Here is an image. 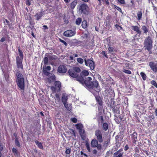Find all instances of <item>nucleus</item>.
<instances>
[{"label": "nucleus", "mask_w": 157, "mask_h": 157, "mask_svg": "<svg viewBox=\"0 0 157 157\" xmlns=\"http://www.w3.org/2000/svg\"><path fill=\"white\" fill-rule=\"evenodd\" d=\"M55 96L56 97L55 100L56 101H56L57 102H59L60 100L59 94H56Z\"/></svg>", "instance_id": "37"}, {"label": "nucleus", "mask_w": 157, "mask_h": 157, "mask_svg": "<svg viewBox=\"0 0 157 157\" xmlns=\"http://www.w3.org/2000/svg\"><path fill=\"white\" fill-rule=\"evenodd\" d=\"M124 67L126 68H128L129 67V63H124Z\"/></svg>", "instance_id": "52"}, {"label": "nucleus", "mask_w": 157, "mask_h": 157, "mask_svg": "<svg viewBox=\"0 0 157 157\" xmlns=\"http://www.w3.org/2000/svg\"><path fill=\"white\" fill-rule=\"evenodd\" d=\"M128 148V147L127 145H126L124 147V150L125 151L127 150Z\"/></svg>", "instance_id": "63"}, {"label": "nucleus", "mask_w": 157, "mask_h": 157, "mask_svg": "<svg viewBox=\"0 0 157 157\" xmlns=\"http://www.w3.org/2000/svg\"><path fill=\"white\" fill-rule=\"evenodd\" d=\"M77 81H79L82 84H84V77L82 75L78 76L76 78Z\"/></svg>", "instance_id": "19"}, {"label": "nucleus", "mask_w": 157, "mask_h": 157, "mask_svg": "<svg viewBox=\"0 0 157 157\" xmlns=\"http://www.w3.org/2000/svg\"><path fill=\"white\" fill-rule=\"evenodd\" d=\"M132 138L133 139V143H135L137 140V137L136 136V132H134L132 135Z\"/></svg>", "instance_id": "29"}, {"label": "nucleus", "mask_w": 157, "mask_h": 157, "mask_svg": "<svg viewBox=\"0 0 157 157\" xmlns=\"http://www.w3.org/2000/svg\"><path fill=\"white\" fill-rule=\"evenodd\" d=\"M42 16L43 13L42 12H41L39 13H36L35 15L34 16L36 17V20L37 21H38Z\"/></svg>", "instance_id": "26"}, {"label": "nucleus", "mask_w": 157, "mask_h": 157, "mask_svg": "<svg viewBox=\"0 0 157 157\" xmlns=\"http://www.w3.org/2000/svg\"><path fill=\"white\" fill-rule=\"evenodd\" d=\"M150 103L151 106H150L149 107V108L150 107H154V101L153 100H152V99H151L150 100Z\"/></svg>", "instance_id": "47"}, {"label": "nucleus", "mask_w": 157, "mask_h": 157, "mask_svg": "<svg viewBox=\"0 0 157 157\" xmlns=\"http://www.w3.org/2000/svg\"><path fill=\"white\" fill-rule=\"evenodd\" d=\"M44 64V65H46L48 64V58L47 57H45L44 58V59L43 60Z\"/></svg>", "instance_id": "39"}, {"label": "nucleus", "mask_w": 157, "mask_h": 157, "mask_svg": "<svg viewBox=\"0 0 157 157\" xmlns=\"http://www.w3.org/2000/svg\"><path fill=\"white\" fill-rule=\"evenodd\" d=\"M16 82L17 86L21 90L25 89V80L22 74L19 71H17L16 73Z\"/></svg>", "instance_id": "2"}, {"label": "nucleus", "mask_w": 157, "mask_h": 157, "mask_svg": "<svg viewBox=\"0 0 157 157\" xmlns=\"http://www.w3.org/2000/svg\"><path fill=\"white\" fill-rule=\"evenodd\" d=\"M35 143L37 146L40 149H43V147L41 143L37 141H36Z\"/></svg>", "instance_id": "38"}, {"label": "nucleus", "mask_w": 157, "mask_h": 157, "mask_svg": "<svg viewBox=\"0 0 157 157\" xmlns=\"http://www.w3.org/2000/svg\"><path fill=\"white\" fill-rule=\"evenodd\" d=\"M103 127L105 130H106L108 128V125L106 123H104L103 124Z\"/></svg>", "instance_id": "45"}, {"label": "nucleus", "mask_w": 157, "mask_h": 157, "mask_svg": "<svg viewBox=\"0 0 157 157\" xmlns=\"http://www.w3.org/2000/svg\"><path fill=\"white\" fill-rule=\"evenodd\" d=\"M93 154H96L97 153V151L96 149H94L93 151Z\"/></svg>", "instance_id": "60"}, {"label": "nucleus", "mask_w": 157, "mask_h": 157, "mask_svg": "<svg viewBox=\"0 0 157 157\" xmlns=\"http://www.w3.org/2000/svg\"><path fill=\"white\" fill-rule=\"evenodd\" d=\"M23 59H20L19 56H17L16 58V63L17 68L23 69V65L22 64Z\"/></svg>", "instance_id": "10"}, {"label": "nucleus", "mask_w": 157, "mask_h": 157, "mask_svg": "<svg viewBox=\"0 0 157 157\" xmlns=\"http://www.w3.org/2000/svg\"><path fill=\"white\" fill-rule=\"evenodd\" d=\"M153 43L151 38L149 36L146 38L144 42V49L148 51L149 55L152 53L151 49L153 48Z\"/></svg>", "instance_id": "3"}, {"label": "nucleus", "mask_w": 157, "mask_h": 157, "mask_svg": "<svg viewBox=\"0 0 157 157\" xmlns=\"http://www.w3.org/2000/svg\"><path fill=\"white\" fill-rule=\"evenodd\" d=\"M95 135L99 142H101L103 141L102 134L101 131L99 130H97L95 132Z\"/></svg>", "instance_id": "16"}, {"label": "nucleus", "mask_w": 157, "mask_h": 157, "mask_svg": "<svg viewBox=\"0 0 157 157\" xmlns=\"http://www.w3.org/2000/svg\"><path fill=\"white\" fill-rule=\"evenodd\" d=\"M67 99L68 97L67 96L65 95H63L62 98V101L65 108H69L68 107V104L67 101Z\"/></svg>", "instance_id": "18"}, {"label": "nucleus", "mask_w": 157, "mask_h": 157, "mask_svg": "<svg viewBox=\"0 0 157 157\" xmlns=\"http://www.w3.org/2000/svg\"><path fill=\"white\" fill-rule=\"evenodd\" d=\"M82 27L83 29L86 28L88 26L87 22L86 20H83L82 23Z\"/></svg>", "instance_id": "27"}, {"label": "nucleus", "mask_w": 157, "mask_h": 157, "mask_svg": "<svg viewBox=\"0 0 157 157\" xmlns=\"http://www.w3.org/2000/svg\"><path fill=\"white\" fill-rule=\"evenodd\" d=\"M71 120L74 123H76L77 121V119L75 118H72L71 119Z\"/></svg>", "instance_id": "53"}, {"label": "nucleus", "mask_w": 157, "mask_h": 157, "mask_svg": "<svg viewBox=\"0 0 157 157\" xmlns=\"http://www.w3.org/2000/svg\"><path fill=\"white\" fill-rule=\"evenodd\" d=\"M106 83L108 84L111 85L113 84L114 85V83L113 82V80L112 79H108L106 81Z\"/></svg>", "instance_id": "36"}, {"label": "nucleus", "mask_w": 157, "mask_h": 157, "mask_svg": "<svg viewBox=\"0 0 157 157\" xmlns=\"http://www.w3.org/2000/svg\"><path fill=\"white\" fill-rule=\"evenodd\" d=\"M77 2V0H74L71 3V9L73 10L74 9L76 6Z\"/></svg>", "instance_id": "24"}, {"label": "nucleus", "mask_w": 157, "mask_h": 157, "mask_svg": "<svg viewBox=\"0 0 157 157\" xmlns=\"http://www.w3.org/2000/svg\"><path fill=\"white\" fill-rule=\"evenodd\" d=\"M75 34V32L69 30L65 31L63 33V35L65 36L71 37L74 36Z\"/></svg>", "instance_id": "14"}, {"label": "nucleus", "mask_w": 157, "mask_h": 157, "mask_svg": "<svg viewBox=\"0 0 157 157\" xmlns=\"http://www.w3.org/2000/svg\"><path fill=\"white\" fill-rule=\"evenodd\" d=\"M123 153L122 152H120V151L116 152L114 153V155H116V157H122Z\"/></svg>", "instance_id": "33"}, {"label": "nucleus", "mask_w": 157, "mask_h": 157, "mask_svg": "<svg viewBox=\"0 0 157 157\" xmlns=\"http://www.w3.org/2000/svg\"><path fill=\"white\" fill-rule=\"evenodd\" d=\"M2 31L4 32V33L6 34L7 33V30L6 29H3Z\"/></svg>", "instance_id": "61"}, {"label": "nucleus", "mask_w": 157, "mask_h": 157, "mask_svg": "<svg viewBox=\"0 0 157 157\" xmlns=\"http://www.w3.org/2000/svg\"><path fill=\"white\" fill-rule=\"evenodd\" d=\"M114 95L113 91L111 90L110 91V92L106 96L107 99L109 98L110 99V102H109L108 99L105 101L106 106L107 107L110 108H115V102L113 100Z\"/></svg>", "instance_id": "4"}, {"label": "nucleus", "mask_w": 157, "mask_h": 157, "mask_svg": "<svg viewBox=\"0 0 157 157\" xmlns=\"http://www.w3.org/2000/svg\"><path fill=\"white\" fill-rule=\"evenodd\" d=\"M98 141L96 139H93L91 142V145L93 147H95L97 146Z\"/></svg>", "instance_id": "22"}, {"label": "nucleus", "mask_w": 157, "mask_h": 157, "mask_svg": "<svg viewBox=\"0 0 157 157\" xmlns=\"http://www.w3.org/2000/svg\"><path fill=\"white\" fill-rule=\"evenodd\" d=\"M77 62L79 63L82 64L83 63V60L80 58H78L77 59Z\"/></svg>", "instance_id": "43"}, {"label": "nucleus", "mask_w": 157, "mask_h": 157, "mask_svg": "<svg viewBox=\"0 0 157 157\" xmlns=\"http://www.w3.org/2000/svg\"><path fill=\"white\" fill-rule=\"evenodd\" d=\"M95 98L98 108H103L104 103L102 99L100 96L98 95L95 96Z\"/></svg>", "instance_id": "9"}, {"label": "nucleus", "mask_w": 157, "mask_h": 157, "mask_svg": "<svg viewBox=\"0 0 157 157\" xmlns=\"http://www.w3.org/2000/svg\"><path fill=\"white\" fill-rule=\"evenodd\" d=\"M79 12L81 14L88 15L90 13V8L86 3H83L78 7Z\"/></svg>", "instance_id": "5"}, {"label": "nucleus", "mask_w": 157, "mask_h": 157, "mask_svg": "<svg viewBox=\"0 0 157 157\" xmlns=\"http://www.w3.org/2000/svg\"><path fill=\"white\" fill-rule=\"evenodd\" d=\"M25 3L26 5L28 6H29L31 4L29 0H26Z\"/></svg>", "instance_id": "55"}, {"label": "nucleus", "mask_w": 157, "mask_h": 157, "mask_svg": "<svg viewBox=\"0 0 157 157\" xmlns=\"http://www.w3.org/2000/svg\"><path fill=\"white\" fill-rule=\"evenodd\" d=\"M77 129L79 130V133L81 136L83 135L84 132V130L83 129V126L80 123L78 124L75 125Z\"/></svg>", "instance_id": "15"}, {"label": "nucleus", "mask_w": 157, "mask_h": 157, "mask_svg": "<svg viewBox=\"0 0 157 157\" xmlns=\"http://www.w3.org/2000/svg\"><path fill=\"white\" fill-rule=\"evenodd\" d=\"M149 65L153 71L156 73L157 72V64L155 63L154 62H150L149 63Z\"/></svg>", "instance_id": "11"}, {"label": "nucleus", "mask_w": 157, "mask_h": 157, "mask_svg": "<svg viewBox=\"0 0 157 157\" xmlns=\"http://www.w3.org/2000/svg\"><path fill=\"white\" fill-rule=\"evenodd\" d=\"M142 29L143 31V33L145 34H147L148 32L147 27L145 25H142Z\"/></svg>", "instance_id": "28"}, {"label": "nucleus", "mask_w": 157, "mask_h": 157, "mask_svg": "<svg viewBox=\"0 0 157 157\" xmlns=\"http://www.w3.org/2000/svg\"><path fill=\"white\" fill-rule=\"evenodd\" d=\"M66 3H68L70 1V0H64Z\"/></svg>", "instance_id": "62"}, {"label": "nucleus", "mask_w": 157, "mask_h": 157, "mask_svg": "<svg viewBox=\"0 0 157 157\" xmlns=\"http://www.w3.org/2000/svg\"><path fill=\"white\" fill-rule=\"evenodd\" d=\"M89 72L87 70H83L81 73L80 75L83 76H87L89 75Z\"/></svg>", "instance_id": "31"}, {"label": "nucleus", "mask_w": 157, "mask_h": 157, "mask_svg": "<svg viewBox=\"0 0 157 157\" xmlns=\"http://www.w3.org/2000/svg\"><path fill=\"white\" fill-rule=\"evenodd\" d=\"M59 40L60 42L63 43V44H64L65 46H67V43L65 41L63 40L60 38H59Z\"/></svg>", "instance_id": "44"}, {"label": "nucleus", "mask_w": 157, "mask_h": 157, "mask_svg": "<svg viewBox=\"0 0 157 157\" xmlns=\"http://www.w3.org/2000/svg\"><path fill=\"white\" fill-rule=\"evenodd\" d=\"M15 143L16 144V145L17 146H20L19 143L18 141L17 140V139H16L15 140Z\"/></svg>", "instance_id": "56"}, {"label": "nucleus", "mask_w": 157, "mask_h": 157, "mask_svg": "<svg viewBox=\"0 0 157 157\" xmlns=\"http://www.w3.org/2000/svg\"><path fill=\"white\" fill-rule=\"evenodd\" d=\"M140 75L142 77L143 80H145L146 78H147V76H146V75L144 72H140Z\"/></svg>", "instance_id": "34"}, {"label": "nucleus", "mask_w": 157, "mask_h": 157, "mask_svg": "<svg viewBox=\"0 0 157 157\" xmlns=\"http://www.w3.org/2000/svg\"><path fill=\"white\" fill-rule=\"evenodd\" d=\"M43 27L44 30L48 29V27L46 25H44L43 26Z\"/></svg>", "instance_id": "59"}, {"label": "nucleus", "mask_w": 157, "mask_h": 157, "mask_svg": "<svg viewBox=\"0 0 157 157\" xmlns=\"http://www.w3.org/2000/svg\"><path fill=\"white\" fill-rule=\"evenodd\" d=\"M67 71L66 67L63 65H60L58 68L57 71L60 73H65Z\"/></svg>", "instance_id": "13"}, {"label": "nucleus", "mask_w": 157, "mask_h": 157, "mask_svg": "<svg viewBox=\"0 0 157 157\" xmlns=\"http://www.w3.org/2000/svg\"><path fill=\"white\" fill-rule=\"evenodd\" d=\"M92 60L89 59H84V61L85 65L86 66L89 67L91 70H94L95 67L94 62L93 61L92 58Z\"/></svg>", "instance_id": "8"}, {"label": "nucleus", "mask_w": 157, "mask_h": 157, "mask_svg": "<svg viewBox=\"0 0 157 157\" xmlns=\"http://www.w3.org/2000/svg\"><path fill=\"white\" fill-rule=\"evenodd\" d=\"M86 148L89 152H90V144L88 143H86Z\"/></svg>", "instance_id": "46"}, {"label": "nucleus", "mask_w": 157, "mask_h": 157, "mask_svg": "<svg viewBox=\"0 0 157 157\" xmlns=\"http://www.w3.org/2000/svg\"><path fill=\"white\" fill-rule=\"evenodd\" d=\"M82 21V19L81 18L78 17L77 19H76L75 23L76 25H79L81 24V22Z\"/></svg>", "instance_id": "35"}, {"label": "nucleus", "mask_w": 157, "mask_h": 157, "mask_svg": "<svg viewBox=\"0 0 157 157\" xmlns=\"http://www.w3.org/2000/svg\"><path fill=\"white\" fill-rule=\"evenodd\" d=\"M131 27L132 30L139 34V37H140V35L142 33L140 27L136 25L132 26Z\"/></svg>", "instance_id": "17"}, {"label": "nucleus", "mask_w": 157, "mask_h": 157, "mask_svg": "<svg viewBox=\"0 0 157 157\" xmlns=\"http://www.w3.org/2000/svg\"><path fill=\"white\" fill-rule=\"evenodd\" d=\"M18 51L20 58V59H23L24 55L22 51L19 48H18Z\"/></svg>", "instance_id": "32"}, {"label": "nucleus", "mask_w": 157, "mask_h": 157, "mask_svg": "<svg viewBox=\"0 0 157 157\" xmlns=\"http://www.w3.org/2000/svg\"><path fill=\"white\" fill-rule=\"evenodd\" d=\"M71 152V149L70 148H68L66 149V151H65V153L69 155L70 154Z\"/></svg>", "instance_id": "49"}, {"label": "nucleus", "mask_w": 157, "mask_h": 157, "mask_svg": "<svg viewBox=\"0 0 157 157\" xmlns=\"http://www.w3.org/2000/svg\"><path fill=\"white\" fill-rule=\"evenodd\" d=\"M92 78L88 77L84 80V84L89 89L94 90L96 92L98 93L100 91L98 82L95 80L92 82Z\"/></svg>", "instance_id": "1"}, {"label": "nucleus", "mask_w": 157, "mask_h": 157, "mask_svg": "<svg viewBox=\"0 0 157 157\" xmlns=\"http://www.w3.org/2000/svg\"><path fill=\"white\" fill-rule=\"evenodd\" d=\"M142 12L141 10L137 12V20L140 21L142 20Z\"/></svg>", "instance_id": "21"}, {"label": "nucleus", "mask_w": 157, "mask_h": 157, "mask_svg": "<svg viewBox=\"0 0 157 157\" xmlns=\"http://www.w3.org/2000/svg\"><path fill=\"white\" fill-rule=\"evenodd\" d=\"M96 147H97V149L99 150H101L102 148L100 144H98L97 146H96Z\"/></svg>", "instance_id": "54"}, {"label": "nucleus", "mask_w": 157, "mask_h": 157, "mask_svg": "<svg viewBox=\"0 0 157 157\" xmlns=\"http://www.w3.org/2000/svg\"><path fill=\"white\" fill-rule=\"evenodd\" d=\"M150 83L153 86H152V87L154 88L155 87L157 88V83L154 80L151 81Z\"/></svg>", "instance_id": "30"}, {"label": "nucleus", "mask_w": 157, "mask_h": 157, "mask_svg": "<svg viewBox=\"0 0 157 157\" xmlns=\"http://www.w3.org/2000/svg\"><path fill=\"white\" fill-rule=\"evenodd\" d=\"M12 151H13V152L14 153V155H17V150H16V149L14 147L13 148V149H12Z\"/></svg>", "instance_id": "50"}, {"label": "nucleus", "mask_w": 157, "mask_h": 157, "mask_svg": "<svg viewBox=\"0 0 157 157\" xmlns=\"http://www.w3.org/2000/svg\"><path fill=\"white\" fill-rule=\"evenodd\" d=\"M51 69V67L50 66H46V65H45L43 67L42 72L44 75L48 76L50 74V73L47 71H50Z\"/></svg>", "instance_id": "12"}, {"label": "nucleus", "mask_w": 157, "mask_h": 157, "mask_svg": "<svg viewBox=\"0 0 157 157\" xmlns=\"http://www.w3.org/2000/svg\"><path fill=\"white\" fill-rule=\"evenodd\" d=\"M6 40L5 37H2L0 40V41L1 42H3Z\"/></svg>", "instance_id": "58"}, {"label": "nucleus", "mask_w": 157, "mask_h": 157, "mask_svg": "<svg viewBox=\"0 0 157 157\" xmlns=\"http://www.w3.org/2000/svg\"><path fill=\"white\" fill-rule=\"evenodd\" d=\"M117 2L120 4L124 5L125 4V0H116Z\"/></svg>", "instance_id": "40"}, {"label": "nucleus", "mask_w": 157, "mask_h": 157, "mask_svg": "<svg viewBox=\"0 0 157 157\" xmlns=\"http://www.w3.org/2000/svg\"><path fill=\"white\" fill-rule=\"evenodd\" d=\"M69 58H70V60H72L74 59L73 57L72 56H70L69 57Z\"/></svg>", "instance_id": "64"}, {"label": "nucleus", "mask_w": 157, "mask_h": 157, "mask_svg": "<svg viewBox=\"0 0 157 157\" xmlns=\"http://www.w3.org/2000/svg\"><path fill=\"white\" fill-rule=\"evenodd\" d=\"M123 105L124 108H127L128 106V104H126V103H125L124 101V103L123 104Z\"/></svg>", "instance_id": "57"}, {"label": "nucleus", "mask_w": 157, "mask_h": 157, "mask_svg": "<svg viewBox=\"0 0 157 157\" xmlns=\"http://www.w3.org/2000/svg\"><path fill=\"white\" fill-rule=\"evenodd\" d=\"M114 7L115 8H116L117 10L119 11L120 12H121L122 10L119 7L117 6L116 5H114Z\"/></svg>", "instance_id": "48"}, {"label": "nucleus", "mask_w": 157, "mask_h": 157, "mask_svg": "<svg viewBox=\"0 0 157 157\" xmlns=\"http://www.w3.org/2000/svg\"><path fill=\"white\" fill-rule=\"evenodd\" d=\"M98 1L99 2L98 4L99 5H101V1H102L104 5H106L107 6H109L110 4L109 0H98Z\"/></svg>", "instance_id": "20"}, {"label": "nucleus", "mask_w": 157, "mask_h": 157, "mask_svg": "<svg viewBox=\"0 0 157 157\" xmlns=\"http://www.w3.org/2000/svg\"><path fill=\"white\" fill-rule=\"evenodd\" d=\"M109 53L113 54L114 51H115V48L114 47H112L110 45H109L108 48Z\"/></svg>", "instance_id": "25"}, {"label": "nucleus", "mask_w": 157, "mask_h": 157, "mask_svg": "<svg viewBox=\"0 0 157 157\" xmlns=\"http://www.w3.org/2000/svg\"><path fill=\"white\" fill-rule=\"evenodd\" d=\"M101 53L102 55H103V56H105L107 58H108V56L106 54L105 51H102Z\"/></svg>", "instance_id": "51"}, {"label": "nucleus", "mask_w": 157, "mask_h": 157, "mask_svg": "<svg viewBox=\"0 0 157 157\" xmlns=\"http://www.w3.org/2000/svg\"><path fill=\"white\" fill-rule=\"evenodd\" d=\"M80 71L81 69L79 67H75L69 69L68 71V73L70 76L75 78L77 77L78 73Z\"/></svg>", "instance_id": "6"}, {"label": "nucleus", "mask_w": 157, "mask_h": 157, "mask_svg": "<svg viewBox=\"0 0 157 157\" xmlns=\"http://www.w3.org/2000/svg\"><path fill=\"white\" fill-rule=\"evenodd\" d=\"M55 86H51V89L53 93L56 92V91L59 92L60 90L61 83L59 81H55L54 83Z\"/></svg>", "instance_id": "7"}, {"label": "nucleus", "mask_w": 157, "mask_h": 157, "mask_svg": "<svg viewBox=\"0 0 157 157\" xmlns=\"http://www.w3.org/2000/svg\"><path fill=\"white\" fill-rule=\"evenodd\" d=\"M122 71L123 72H124L125 73L128 74H131L132 73L130 71L126 70L125 69H123Z\"/></svg>", "instance_id": "42"}, {"label": "nucleus", "mask_w": 157, "mask_h": 157, "mask_svg": "<svg viewBox=\"0 0 157 157\" xmlns=\"http://www.w3.org/2000/svg\"><path fill=\"white\" fill-rule=\"evenodd\" d=\"M115 26L117 28V30L119 31L120 30H122L123 29L122 27L121 26H120L117 24H116L115 25Z\"/></svg>", "instance_id": "41"}, {"label": "nucleus", "mask_w": 157, "mask_h": 157, "mask_svg": "<svg viewBox=\"0 0 157 157\" xmlns=\"http://www.w3.org/2000/svg\"><path fill=\"white\" fill-rule=\"evenodd\" d=\"M56 80V77L55 75L53 74H51V75L49 76V82H53Z\"/></svg>", "instance_id": "23"}]
</instances>
